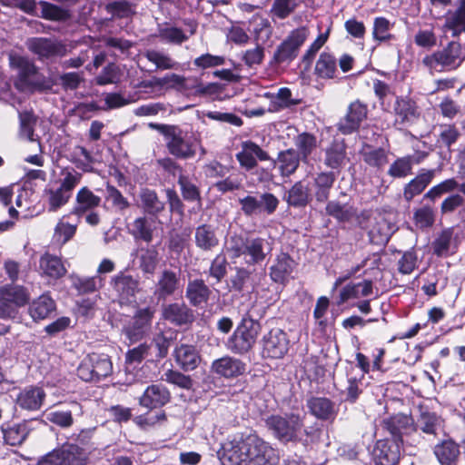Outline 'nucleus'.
<instances>
[{
  "mask_svg": "<svg viewBox=\"0 0 465 465\" xmlns=\"http://www.w3.org/2000/svg\"><path fill=\"white\" fill-rule=\"evenodd\" d=\"M272 242L262 237H243L233 234L227 242V252L231 258L242 257L249 266L260 265L271 254Z\"/></svg>",
  "mask_w": 465,
  "mask_h": 465,
  "instance_id": "nucleus-4",
  "label": "nucleus"
},
{
  "mask_svg": "<svg viewBox=\"0 0 465 465\" xmlns=\"http://www.w3.org/2000/svg\"><path fill=\"white\" fill-rule=\"evenodd\" d=\"M435 176V170H422L415 178L411 180L403 189V197L411 202L416 195L420 194Z\"/></svg>",
  "mask_w": 465,
  "mask_h": 465,
  "instance_id": "nucleus-33",
  "label": "nucleus"
},
{
  "mask_svg": "<svg viewBox=\"0 0 465 465\" xmlns=\"http://www.w3.org/2000/svg\"><path fill=\"white\" fill-rule=\"evenodd\" d=\"M137 260L140 270L145 274H153L161 261L156 245H146L137 249Z\"/></svg>",
  "mask_w": 465,
  "mask_h": 465,
  "instance_id": "nucleus-31",
  "label": "nucleus"
},
{
  "mask_svg": "<svg viewBox=\"0 0 465 465\" xmlns=\"http://www.w3.org/2000/svg\"><path fill=\"white\" fill-rule=\"evenodd\" d=\"M296 263L287 253L281 252L270 267V277L274 282L283 283L292 275Z\"/></svg>",
  "mask_w": 465,
  "mask_h": 465,
  "instance_id": "nucleus-26",
  "label": "nucleus"
},
{
  "mask_svg": "<svg viewBox=\"0 0 465 465\" xmlns=\"http://www.w3.org/2000/svg\"><path fill=\"white\" fill-rule=\"evenodd\" d=\"M453 238V229L447 228L440 232L432 242L433 252L437 256H447L450 253Z\"/></svg>",
  "mask_w": 465,
  "mask_h": 465,
  "instance_id": "nucleus-57",
  "label": "nucleus"
},
{
  "mask_svg": "<svg viewBox=\"0 0 465 465\" xmlns=\"http://www.w3.org/2000/svg\"><path fill=\"white\" fill-rule=\"evenodd\" d=\"M162 379L183 390H191L193 386V381L190 376L174 370L165 371Z\"/></svg>",
  "mask_w": 465,
  "mask_h": 465,
  "instance_id": "nucleus-64",
  "label": "nucleus"
},
{
  "mask_svg": "<svg viewBox=\"0 0 465 465\" xmlns=\"http://www.w3.org/2000/svg\"><path fill=\"white\" fill-rule=\"evenodd\" d=\"M397 229L393 221L389 217L381 215L377 218L376 223L371 230L370 234L372 237L378 236L380 242H387Z\"/></svg>",
  "mask_w": 465,
  "mask_h": 465,
  "instance_id": "nucleus-50",
  "label": "nucleus"
},
{
  "mask_svg": "<svg viewBox=\"0 0 465 465\" xmlns=\"http://www.w3.org/2000/svg\"><path fill=\"white\" fill-rule=\"evenodd\" d=\"M148 126L164 136L166 148L175 158L183 160L193 158L198 147L201 148L202 154H205V150L200 146V142L193 134V133L172 124L150 123Z\"/></svg>",
  "mask_w": 465,
  "mask_h": 465,
  "instance_id": "nucleus-3",
  "label": "nucleus"
},
{
  "mask_svg": "<svg viewBox=\"0 0 465 465\" xmlns=\"http://www.w3.org/2000/svg\"><path fill=\"white\" fill-rule=\"evenodd\" d=\"M372 456L376 465H396L400 460V443L394 440H379Z\"/></svg>",
  "mask_w": 465,
  "mask_h": 465,
  "instance_id": "nucleus-21",
  "label": "nucleus"
},
{
  "mask_svg": "<svg viewBox=\"0 0 465 465\" xmlns=\"http://www.w3.org/2000/svg\"><path fill=\"white\" fill-rule=\"evenodd\" d=\"M9 63L17 71L15 86L22 92L30 91L35 84V66L28 59L15 54L9 55Z\"/></svg>",
  "mask_w": 465,
  "mask_h": 465,
  "instance_id": "nucleus-12",
  "label": "nucleus"
},
{
  "mask_svg": "<svg viewBox=\"0 0 465 465\" xmlns=\"http://www.w3.org/2000/svg\"><path fill=\"white\" fill-rule=\"evenodd\" d=\"M262 355L268 358L280 359L289 349L287 334L281 329H272L262 340Z\"/></svg>",
  "mask_w": 465,
  "mask_h": 465,
  "instance_id": "nucleus-16",
  "label": "nucleus"
},
{
  "mask_svg": "<svg viewBox=\"0 0 465 465\" xmlns=\"http://www.w3.org/2000/svg\"><path fill=\"white\" fill-rule=\"evenodd\" d=\"M179 287V274L172 270L164 269L158 276L154 294L158 300H165L167 297L173 295Z\"/></svg>",
  "mask_w": 465,
  "mask_h": 465,
  "instance_id": "nucleus-23",
  "label": "nucleus"
},
{
  "mask_svg": "<svg viewBox=\"0 0 465 465\" xmlns=\"http://www.w3.org/2000/svg\"><path fill=\"white\" fill-rule=\"evenodd\" d=\"M305 416L299 413L284 415L271 414L264 419V423L272 435L282 443H302L307 446L312 430L304 424Z\"/></svg>",
  "mask_w": 465,
  "mask_h": 465,
  "instance_id": "nucleus-2",
  "label": "nucleus"
},
{
  "mask_svg": "<svg viewBox=\"0 0 465 465\" xmlns=\"http://www.w3.org/2000/svg\"><path fill=\"white\" fill-rule=\"evenodd\" d=\"M382 426L391 435L392 440L401 444L409 443L408 438L416 432L413 419L405 414H397L384 420Z\"/></svg>",
  "mask_w": 465,
  "mask_h": 465,
  "instance_id": "nucleus-13",
  "label": "nucleus"
},
{
  "mask_svg": "<svg viewBox=\"0 0 465 465\" xmlns=\"http://www.w3.org/2000/svg\"><path fill=\"white\" fill-rule=\"evenodd\" d=\"M372 293V282L365 280L355 284L346 285L340 292L338 303L341 304L352 298L365 297Z\"/></svg>",
  "mask_w": 465,
  "mask_h": 465,
  "instance_id": "nucleus-46",
  "label": "nucleus"
},
{
  "mask_svg": "<svg viewBox=\"0 0 465 465\" xmlns=\"http://www.w3.org/2000/svg\"><path fill=\"white\" fill-rule=\"evenodd\" d=\"M315 74L322 79L337 77V60L329 53H322L315 64Z\"/></svg>",
  "mask_w": 465,
  "mask_h": 465,
  "instance_id": "nucleus-45",
  "label": "nucleus"
},
{
  "mask_svg": "<svg viewBox=\"0 0 465 465\" xmlns=\"http://www.w3.org/2000/svg\"><path fill=\"white\" fill-rule=\"evenodd\" d=\"M113 364L108 355L91 353L77 369L78 377L84 381H98L112 373Z\"/></svg>",
  "mask_w": 465,
  "mask_h": 465,
  "instance_id": "nucleus-8",
  "label": "nucleus"
},
{
  "mask_svg": "<svg viewBox=\"0 0 465 465\" xmlns=\"http://www.w3.org/2000/svg\"><path fill=\"white\" fill-rule=\"evenodd\" d=\"M394 112L396 122L403 125L413 123L420 115L415 102L403 97L396 99Z\"/></svg>",
  "mask_w": 465,
  "mask_h": 465,
  "instance_id": "nucleus-35",
  "label": "nucleus"
},
{
  "mask_svg": "<svg viewBox=\"0 0 465 465\" xmlns=\"http://www.w3.org/2000/svg\"><path fill=\"white\" fill-rule=\"evenodd\" d=\"M326 214L340 223H352L359 219L357 209L352 205L341 204L338 201L328 202L325 207Z\"/></svg>",
  "mask_w": 465,
  "mask_h": 465,
  "instance_id": "nucleus-37",
  "label": "nucleus"
},
{
  "mask_svg": "<svg viewBox=\"0 0 465 465\" xmlns=\"http://www.w3.org/2000/svg\"><path fill=\"white\" fill-rule=\"evenodd\" d=\"M143 55L154 64L155 70H177L180 65L169 54L161 50L146 49Z\"/></svg>",
  "mask_w": 465,
  "mask_h": 465,
  "instance_id": "nucleus-40",
  "label": "nucleus"
},
{
  "mask_svg": "<svg viewBox=\"0 0 465 465\" xmlns=\"http://www.w3.org/2000/svg\"><path fill=\"white\" fill-rule=\"evenodd\" d=\"M171 401V392L162 383L148 386L139 399L141 406L153 410L166 405Z\"/></svg>",
  "mask_w": 465,
  "mask_h": 465,
  "instance_id": "nucleus-22",
  "label": "nucleus"
},
{
  "mask_svg": "<svg viewBox=\"0 0 465 465\" xmlns=\"http://www.w3.org/2000/svg\"><path fill=\"white\" fill-rule=\"evenodd\" d=\"M36 119L31 112L25 111L19 113V134L20 136L31 142L35 141V125Z\"/></svg>",
  "mask_w": 465,
  "mask_h": 465,
  "instance_id": "nucleus-59",
  "label": "nucleus"
},
{
  "mask_svg": "<svg viewBox=\"0 0 465 465\" xmlns=\"http://www.w3.org/2000/svg\"><path fill=\"white\" fill-rule=\"evenodd\" d=\"M44 389L37 386H29L22 390L16 396V404L25 411H38L45 401Z\"/></svg>",
  "mask_w": 465,
  "mask_h": 465,
  "instance_id": "nucleus-25",
  "label": "nucleus"
},
{
  "mask_svg": "<svg viewBox=\"0 0 465 465\" xmlns=\"http://www.w3.org/2000/svg\"><path fill=\"white\" fill-rule=\"evenodd\" d=\"M173 354L175 362L183 371L195 370L201 362V356L193 345H178Z\"/></svg>",
  "mask_w": 465,
  "mask_h": 465,
  "instance_id": "nucleus-27",
  "label": "nucleus"
},
{
  "mask_svg": "<svg viewBox=\"0 0 465 465\" xmlns=\"http://www.w3.org/2000/svg\"><path fill=\"white\" fill-rule=\"evenodd\" d=\"M307 37L308 32L306 28L301 27L293 30L276 48L272 62L278 64L291 63L297 57L300 47L303 45Z\"/></svg>",
  "mask_w": 465,
  "mask_h": 465,
  "instance_id": "nucleus-10",
  "label": "nucleus"
},
{
  "mask_svg": "<svg viewBox=\"0 0 465 465\" xmlns=\"http://www.w3.org/2000/svg\"><path fill=\"white\" fill-rule=\"evenodd\" d=\"M181 193L186 202H197L201 204V193L199 188L193 183L190 179L184 175H180L178 179Z\"/></svg>",
  "mask_w": 465,
  "mask_h": 465,
  "instance_id": "nucleus-61",
  "label": "nucleus"
},
{
  "mask_svg": "<svg viewBox=\"0 0 465 465\" xmlns=\"http://www.w3.org/2000/svg\"><path fill=\"white\" fill-rule=\"evenodd\" d=\"M63 465H86L88 458L83 448L74 443H66L59 448Z\"/></svg>",
  "mask_w": 465,
  "mask_h": 465,
  "instance_id": "nucleus-42",
  "label": "nucleus"
},
{
  "mask_svg": "<svg viewBox=\"0 0 465 465\" xmlns=\"http://www.w3.org/2000/svg\"><path fill=\"white\" fill-rule=\"evenodd\" d=\"M55 310L54 301L47 294H43L30 304L28 312L34 321L46 319Z\"/></svg>",
  "mask_w": 465,
  "mask_h": 465,
  "instance_id": "nucleus-41",
  "label": "nucleus"
},
{
  "mask_svg": "<svg viewBox=\"0 0 465 465\" xmlns=\"http://www.w3.org/2000/svg\"><path fill=\"white\" fill-rule=\"evenodd\" d=\"M162 317L174 326H184L194 321L193 311L184 302H172L163 305Z\"/></svg>",
  "mask_w": 465,
  "mask_h": 465,
  "instance_id": "nucleus-20",
  "label": "nucleus"
},
{
  "mask_svg": "<svg viewBox=\"0 0 465 465\" xmlns=\"http://www.w3.org/2000/svg\"><path fill=\"white\" fill-rule=\"evenodd\" d=\"M223 465H276L277 450L251 431L229 437L217 452Z\"/></svg>",
  "mask_w": 465,
  "mask_h": 465,
  "instance_id": "nucleus-1",
  "label": "nucleus"
},
{
  "mask_svg": "<svg viewBox=\"0 0 465 465\" xmlns=\"http://www.w3.org/2000/svg\"><path fill=\"white\" fill-rule=\"evenodd\" d=\"M111 285L122 304L134 302L136 293L140 291L138 279L125 272H120L112 277Z\"/></svg>",
  "mask_w": 465,
  "mask_h": 465,
  "instance_id": "nucleus-14",
  "label": "nucleus"
},
{
  "mask_svg": "<svg viewBox=\"0 0 465 465\" xmlns=\"http://www.w3.org/2000/svg\"><path fill=\"white\" fill-rule=\"evenodd\" d=\"M351 372L347 371L346 380H338L335 385L340 390L341 393L345 396V400L351 402L356 401L361 393L360 385L361 384V378L352 375L353 367L351 368Z\"/></svg>",
  "mask_w": 465,
  "mask_h": 465,
  "instance_id": "nucleus-38",
  "label": "nucleus"
},
{
  "mask_svg": "<svg viewBox=\"0 0 465 465\" xmlns=\"http://www.w3.org/2000/svg\"><path fill=\"white\" fill-rule=\"evenodd\" d=\"M297 100L292 99V92L289 88L282 87L278 90L275 95L272 96L270 111L277 112L297 104Z\"/></svg>",
  "mask_w": 465,
  "mask_h": 465,
  "instance_id": "nucleus-58",
  "label": "nucleus"
},
{
  "mask_svg": "<svg viewBox=\"0 0 465 465\" xmlns=\"http://www.w3.org/2000/svg\"><path fill=\"white\" fill-rule=\"evenodd\" d=\"M154 310L151 307L138 309L131 321L123 328V333L134 343L144 338L151 330Z\"/></svg>",
  "mask_w": 465,
  "mask_h": 465,
  "instance_id": "nucleus-9",
  "label": "nucleus"
},
{
  "mask_svg": "<svg viewBox=\"0 0 465 465\" xmlns=\"http://www.w3.org/2000/svg\"><path fill=\"white\" fill-rule=\"evenodd\" d=\"M262 330L258 321L249 313L242 316L233 333L228 338L226 348L234 354L244 355L254 347Z\"/></svg>",
  "mask_w": 465,
  "mask_h": 465,
  "instance_id": "nucleus-5",
  "label": "nucleus"
},
{
  "mask_svg": "<svg viewBox=\"0 0 465 465\" xmlns=\"http://www.w3.org/2000/svg\"><path fill=\"white\" fill-rule=\"evenodd\" d=\"M310 188L302 181L296 182L284 194L283 200L294 208L305 207L311 200Z\"/></svg>",
  "mask_w": 465,
  "mask_h": 465,
  "instance_id": "nucleus-36",
  "label": "nucleus"
},
{
  "mask_svg": "<svg viewBox=\"0 0 465 465\" xmlns=\"http://www.w3.org/2000/svg\"><path fill=\"white\" fill-rule=\"evenodd\" d=\"M362 157L370 166L382 168L388 163V155L384 149L368 147L362 151Z\"/></svg>",
  "mask_w": 465,
  "mask_h": 465,
  "instance_id": "nucleus-62",
  "label": "nucleus"
},
{
  "mask_svg": "<svg viewBox=\"0 0 465 465\" xmlns=\"http://www.w3.org/2000/svg\"><path fill=\"white\" fill-rule=\"evenodd\" d=\"M394 24L383 16L374 18L372 36L373 39L379 42L390 41L394 38L391 34Z\"/></svg>",
  "mask_w": 465,
  "mask_h": 465,
  "instance_id": "nucleus-56",
  "label": "nucleus"
},
{
  "mask_svg": "<svg viewBox=\"0 0 465 465\" xmlns=\"http://www.w3.org/2000/svg\"><path fill=\"white\" fill-rule=\"evenodd\" d=\"M347 159L346 144L342 139H334L324 149V164L331 169H339Z\"/></svg>",
  "mask_w": 465,
  "mask_h": 465,
  "instance_id": "nucleus-30",
  "label": "nucleus"
},
{
  "mask_svg": "<svg viewBox=\"0 0 465 465\" xmlns=\"http://www.w3.org/2000/svg\"><path fill=\"white\" fill-rule=\"evenodd\" d=\"M276 163L279 164V170L282 176H290L297 170L300 163V157L295 150L289 149L279 153L277 161L272 160L273 167Z\"/></svg>",
  "mask_w": 465,
  "mask_h": 465,
  "instance_id": "nucleus-43",
  "label": "nucleus"
},
{
  "mask_svg": "<svg viewBox=\"0 0 465 465\" xmlns=\"http://www.w3.org/2000/svg\"><path fill=\"white\" fill-rule=\"evenodd\" d=\"M158 35L162 40L175 45H181L189 38L182 29L174 26L159 27Z\"/></svg>",
  "mask_w": 465,
  "mask_h": 465,
  "instance_id": "nucleus-63",
  "label": "nucleus"
},
{
  "mask_svg": "<svg viewBox=\"0 0 465 465\" xmlns=\"http://www.w3.org/2000/svg\"><path fill=\"white\" fill-rule=\"evenodd\" d=\"M45 195L47 201V209L49 212H56L62 206L65 205L71 196L60 188H46Z\"/></svg>",
  "mask_w": 465,
  "mask_h": 465,
  "instance_id": "nucleus-55",
  "label": "nucleus"
},
{
  "mask_svg": "<svg viewBox=\"0 0 465 465\" xmlns=\"http://www.w3.org/2000/svg\"><path fill=\"white\" fill-rule=\"evenodd\" d=\"M195 246L203 252H210L220 244L217 229L212 224H202L194 231Z\"/></svg>",
  "mask_w": 465,
  "mask_h": 465,
  "instance_id": "nucleus-24",
  "label": "nucleus"
},
{
  "mask_svg": "<svg viewBox=\"0 0 465 465\" xmlns=\"http://www.w3.org/2000/svg\"><path fill=\"white\" fill-rule=\"evenodd\" d=\"M30 430L29 421L25 420L4 429V439L7 444L17 446L24 442Z\"/></svg>",
  "mask_w": 465,
  "mask_h": 465,
  "instance_id": "nucleus-48",
  "label": "nucleus"
},
{
  "mask_svg": "<svg viewBox=\"0 0 465 465\" xmlns=\"http://www.w3.org/2000/svg\"><path fill=\"white\" fill-rule=\"evenodd\" d=\"M419 163L420 159L415 160L414 156L398 158L391 164L388 174L393 178H404L412 173V165Z\"/></svg>",
  "mask_w": 465,
  "mask_h": 465,
  "instance_id": "nucleus-53",
  "label": "nucleus"
},
{
  "mask_svg": "<svg viewBox=\"0 0 465 465\" xmlns=\"http://www.w3.org/2000/svg\"><path fill=\"white\" fill-rule=\"evenodd\" d=\"M26 45L40 59L63 57L66 54V47L61 42L52 38H29L26 41Z\"/></svg>",
  "mask_w": 465,
  "mask_h": 465,
  "instance_id": "nucleus-15",
  "label": "nucleus"
},
{
  "mask_svg": "<svg viewBox=\"0 0 465 465\" xmlns=\"http://www.w3.org/2000/svg\"><path fill=\"white\" fill-rule=\"evenodd\" d=\"M29 301V294L20 285L7 284L0 288V318L3 320H15L18 309Z\"/></svg>",
  "mask_w": 465,
  "mask_h": 465,
  "instance_id": "nucleus-7",
  "label": "nucleus"
},
{
  "mask_svg": "<svg viewBox=\"0 0 465 465\" xmlns=\"http://www.w3.org/2000/svg\"><path fill=\"white\" fill-rule=\"evenodd\" d=\"M414 425L416 430H420L426 434H436L437 430L440 426V420L434 412L420 409Z\"/></svg>",
  "mask_w": 465,
  "mask_h": 465,
  "instance_id": "nucleus-51",
  "label": "nucleus"
},
{
  "mask_svg": "<svg viewBox=\"0 0 465 465\" xmlns=\"http://www.w3.org/2000/svg\"><path fill=\"white\" fill-rule=\"evenodd\" d=\"M162 222L157 217L142 215L128 223V232L134 240H142L147 243L153 239V233Z\"/></svg>",
  "mask_w": 465,
  "mask_h": 465,
  "instance_id": "nucleus-19",
  "label": "nucleus"
},
{
  "mask_svg": "<svg viewBox=\"0 0 465 465\" xmlns=\"http://www.w3.org/2000/svg\"><path fill=\"white\" fill-rule=\"evenodd\" d=\"M465 60V48L457 41L423 57L422 64L430 71L443 72L457 69Z\"/></svg>",
  "mask_w": 465,
  "mask_h": 465,
  "instance_id": "nucleus-6",
  "label": "nucleus"
},
{
  "mask_svg": "<svg viewBox=\"0 0 465 465\" xmlns=\"http://www.w3.org/2000/svg\"><path fill=\"white\" fill-rule=\"evenodd\" d=\"M239 203L246 216L258 215L262 213L271 215L277 210L279 200L274 194L264 193L259 198L252 195L240 198Z\"/></svg>",
  "mask_w": 465,
  "mask_h": 465,
  "instance_id": "nucleus-11",
  "label": "nucleus"
},
{
  "mask_svg": "<svg viewBox=\"0 0 465 465\" xmlns=\"http://www.w3.org/2000/svg\"><path fill=\"white\" fill-rule=\"evenodd\" d=\"M101 198L95 195L88 187L81 188L76 194L74 213L81 215L86 211L99 206Z\"/></svg>",
  "mask_w": 465,
  "mask_h": 465,
  "instance_id": "nucleus-47",
  "label": "nucleus"
},
{
  "mask_svg": "<svg viewBox=\"0 0 465 465\" xmlns=\"http://www.w3.org/2000/svg\"><path fill=\"white\" fill-rule=\"evenodd\" d=\"M212 371L225 378H233L245 371V364L239 359L224 356L212 363Z\"/></svg>",
  "mask_w": 465,
  "mask_h": 465,
  "instance_id": "nucleus-29",
  "label": "nucleus"
},
{
  "mask_svg": "<svg viewBox=\"0 0 465 465\" xmlns=\"http://www.w3.org/2000/svg\"><path fill=\"white\" fill-rule=\"evenodd\" d=\"M335 179L336 177L331 172H322L317 174L314 178V197L317 202L324 203L328 200Z\"/></svg>",
  "mask_w": 465,
  "mask_h": 465,
  "instance_id": "nucleus-44",
  "label": "nucleus"
},
{
  "mask_svg": "<svg viewBox=\"0 0 465 465\" xmlns=\"http://www.w3.org/2000/svg\"><path fill=\"white\" fill-rule=\"evenodd\" d=\"M40 16L50 21H66L70 18L69 11L46 1H39Z\"/></svg>",
  "mask_w": 465,
  "mask_h": 465,
  "instance_id": "nucleus-54",
  "label": "nucleus"
},
{
  "mask_svg": "<svg viewBox=\"0 0 465 465\" xmlns=\"http://www.w3.org/2000/svg\"><path fill=\"white\" fill-rule=\"evenodd\" d=\"M252 33L257 42L265 43L272 35V26L268 19L257 16L251 22Z\"/></svg>",
  "mask_w": 465,
  "mask_h": 465,
  "instance_id": "nucleus-60",
  "label": "nucleus"
},
{
  "mask_svg": "<svg viewBox=\"0 0 465 465\" xmlns=\"http://www.w3.org/2000/svg\"><path fill=\"white\" fill-rule=\"evenodd\" d=\"M105 278L101 275H94L91 277H75L73 285L79 293L87 294L98 292L104 287Z\"/></svg>",
  "mask_w": 465,
  "mask_h": 465,
  "instance_id": "nucleus-49",
  "label": "nucleus"
},
{
  "mask_svg": "<svg viewBox=\"0 0 465 465\" xmlns=\"http://www.w3.org/2000/svg\"><path fill=\"white\" fill-rule=\"evenodd\" d=\"M40 268L46 275L56 279L64 276L66 272L61 259L51 254L42 256Z\"/></svg>",
  "mask_w": 465,
  "mask_h": 465,
  "instance_id": "nucleus-52",
  "label": "nucleus"
},
{
  "mask_svg": "<svg viewBox=\"0 0 465 465\" xmlns=\"http://www.w3.org/2000/svg\"><path fill=\"white\" fill-rule=\"evenodd\" d=\"M141 207L151 217H157L165 209V203L162 201L154 190L143 188L139 193Z\"/></svg>",
  "mask_w": 465,
  "mask_h": 465,
  "instance_id": "nucleus-34",
  "label": "nucleus"
},
{
  "mask_svg": "<svg viewBox=\"0 0 465 465\" xmlns=\"http://www.w3.org/2000/svg\"><path fill=\"white\" fill-rule=\"evenodd\" d=\"M434 454L441 465H456L460 448L452 440H446L435 446Z\"/></svg>",
  "mask_w": 465,
  "mask_h": 465,
  "instance_id": "nucleus-39",
  "label": "nucleus"
},
{
  "mask_svg": "<svg viewBox=\"0 0 465 465\" xmlns=\"http://www.w3.org/2000/svg\"><path fill=\"white\" fill-rule=\"evenodd\" d=\"M212 291L203 279L189 280L185 298L193 307H201L206 304L210 299Z\"/></svg>",
  "mask_w": 465,
  "mask_h": 465,
  "instance_id": "nucleus-28",
  "label": "nucleus"
},
{
  "mask_svg": "<svg viewBox=\"0 0 465 465\" xmlns=\"http://www.w3.org/2000/svg\"><path fill=\"white\" fill-rule=\"evenodd\" d=\"M367 105L359 100L350 104L347 114L342 117L338 124V130L342 134H351L357 131L361 123L367 117Z\"/></svg>",
  "mask_w": 465,
  "mask_h": 465,
  "instance_id": "nucleus-18",
  "label": "nucleus"
},
{
  "mask_svg": "<svg viewBox=\"0 0 465 465\" xmlns=\"http://www.w3.org/2000/svg\"><path fill=\"white\" fill-rule=\"evenodd\" d=\"M310 412L319 420H334L337 415L335 404L324 397H312L307 401Z\"/></svg>",
  "mask_w": 465,
  "mask_h": 465,
  "instance_id": "nucleus-32",
  "label": "nucleus"
},
{
  "mask_svg": "<svg viewBox=\"0 0 465 465\" xmlns=\"http://www.w3.org/2000/svg\"><path fill=\"white\" fill-rule=\"evenodd\" d=\"M241 148V151L236 153L235 157L240 166L246 171L257 168L258 161L272 160L266 151L251 140L242 142Z\"/></svg>",
  "mask_w": 465,
  "mask_h": 465,
  "instance_id": "nucleus-17",
  "label": "nucleus"
}]
</instances>
